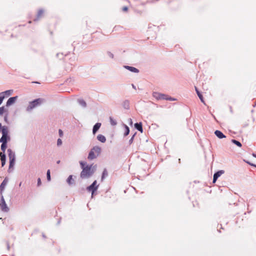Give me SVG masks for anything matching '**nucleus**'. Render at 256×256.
<instances>
[{"label":"nucleus","mask_w":256,"mask_h":256,"mask_svg":"<svg viewBox=\"0 0 256 256\" xmlns=\"http://www.w3.org/2000/svg\"><path fill=\"white\" fill-rule=\"evenodd\" d=\"M110 56H112V57H113V54H110Z\"/></svg>","instance_id":"nucleus-39"},{"label":"nucleus","mask_w":256,"mask_h":256,"mask_svg":"<svg viewBox=\"0 0 256 256\" xmlns=\"http://www.w3.org/2000/svg\"><path fill=\"white\" fill-rule=\"evenodd\" d=\"M0 132L2 134V136L0 138V142H2L1 150L4 152L6 148V143L10 140V136H8V130L6 126H3L0 123Z\"/></svg>","instance_id":"nucleus-1"},{"label":"nucleus","mask_w":256,"mask_h":256,"mask_svg":"<svg viewBox=\"0 0 256 256\" xmlns=\"http://www.w3.org/2000/svg\"><path fill=\"white\" fill-rule=\"evenodd\" d=\"M16 98H17V96H14V97L10 98L8 100V101L6 102V106H10L12 105V104H13L15 102V101H16Z\"/></svg>","instance_id":"nucleus-10"},{"label":"nucleus","mask_w":256,"mask_h":256,"mask_svg":"<svg viewBox=\"0 0 256 256\" xmlns=\"http://www.w3.org/2000/svg\"><path fill=\"white\" fill-rule=\"evenodd\" d=\"M196 93L198 94V96L199 98H200L201 102H203L204 104H205L202 96V94L198 90V88L196 87Z\"/></svg>","instance_id":"nucleus-19"},{"label":"nucleus","mask_w":256,"mask_h":256,"mask_svg":"<svg viewBox=\"0 0 256 256\" xmlns=\"http://www.w3.org/2000/svg\"><path fill=\"white\" fill-rule=\"evenodd\" d=\"M97 139L100 142L104 143L106 142V137L102 134H98L97 136Z\"/></svg>","instance_id":"nucleus-17"},{"label":"nucleus","mask_w":256,"mask_h":256,"mask_svg":"<svg viewBox=\"0 0 256 256\" xmlns=\"http://www.w3.org/2000/svg\"><path fill=\"white\" fill-rule=\"evenodd\" d=\"M101 148L98 146H95L93 148L91 149L90 150L88 156V160H94L97 158L101 152Z\"/></svg>","instance_id":"nucleus-3"},{"label":"nucleus","mask_w":256,"mask_h":256,"mask_svg":"<svg viewBox=\"0 0 256 256\" xmlns=\"http://www.w3.org/2000/svg\"><path fill=\"white\" fill-rule=\"evenodd\" d=\"M135 128L141 132H142V123H136L134 124Z\"/></svg>","instance_id":"nucleus-18"},{"label":"nucleus","mask_w":256,"mask_h":256,"mask_svg":"<svg viewBox=\"0 0 256 256\" xmlns=\"http://www.w3.org/2000/svg\"><path fill=\"white\" fill-rule=\"evenodd\" d=\"M224 173V171L222 170H220L214 174L213 182H215L218 177H220L222 174Z\"/></svg>","instance_id":"nucleus-9"},{"label":"nucleus","mask_w":256,"mask_h":256,"mask_svg":"<svg viewBox=\"0 0 256 256\" xmlns=\"http://www.w3.org/2000/svg\"><path fill=\"white\" fill-rule=\"evenodd\" d=\"M101 126V124L98 122L96 123L93 128L92 130V132L94 134H95L96 132L98 130V129L100 128Z\"/></svg>","instance_id":"nucleus-15"},{"label":"nucleus","mask_w":256,"mask_h":256,"mask_svg":"<svg viewBox=\"0 0 256 256\" xmlns=\"http://www.w3.org/2000/svg\"><path fill=\"white\" fill-rule=\"evenodd\" d=\"M110 124H112V126L116 125V122L114 120V118H112L110 117Z\"/></svg>","instance_id":"nucleus-25"},{"label":"nucleus","mask_w":256,"mask_h":256,"mask_svg":"<svg viewBox=\"0 0 256 256\" xmlns=\"http://www.w3.org/2000/svg\"><path fill=\"white\" fill-rule=\"evenodd\" d=\"M254 167H256V166H254Z\"/></svg>","instance_id":"nucleus-43"},{"label":"nucleus","mask_w":256,"mask_h":256,"mask_svg":"<svg viewBox=\"0 0 256 256\" xmlns=\"http://www.w3.org/2000/svg\"><path fill=\"white\" fill-rule=\"evenodd\" d=\"M110 56H112V57H113V54H110Z\"/></svg>","instance_id":"nucleus-38"},{"label":"nucleus","mask_w":256,"mask_h":256,"mask_svg":"<svg viewBox=\"0 0 256 256\" xmlns=\"http://www.w3.org/2000/svg\"><path fill=\"white\" fill-rule=\"evenodd\" d=\"M5 96H4V93L0 94V105L2 104L4 99V98Z\"/></svg>","instance_id":"nucleus-26"},{"label":"nucleus","mask_w":256,"mask_h":256,"mask_svg":"<svg viewBox=\"0 0 256 256\" xmlns=\"http://www.w3.org/2000/svg\"><path fill=\"white\" fill-rule=\"evenodd\" d=\"M134 137V136H132V137L130 138V144H131V143L132 142Z\"/></svg>","instance_id":"nucleus-36"},{"label":"nucleus","mask_w":256,"mask_h":256,"mask_svg":"<svg viewBox=\"0 0 256 256\" xmlns=\"http://www.w3.org/2000/svg\"><path fill=\"white\" fill-rule=\"evenodd\" d=\"M62 144V141L60 138H58L57 141V144L58 146H60Z\"/></svg>","instance_id":"nucleus-31"},{"label":"nucleus","mask_w":256,"mask_h":256,"mask_svg":"<svg viewBox=\"0 0 256 256\" xmlns=\"http://www.w3.org/2000/svg\"><path fill=\"white\" fill-rule=\"evenodd\" d=\"M80 103L81 104H82L84 106H86V102L84 100L80 101Z\"/></svg>","instance_id":"nucleus-33"},{"label":"nucleus","mask_w":256,"mask_h":256,"mask_svg":"<svg viewBox=\"0 0 256 256\" xmlns=\"http://www.w3.org/2000/svg\"><path fill=\"white\" fill-rule=\"evenodd\" d=\"M81 168L82 169L80 173V177L82 178H88L91 176L94 172V170L92 165H86V163L83 162H80Z\"/></svg>","instance_id":"nucleus-2"},{"label":"nucleus","mask_w":256,"mask_h":256,"mask_svg":"<svg viewBox=\"0 0 256 256\" xmlns=\"http://www.w3.org/2000/svg\"><path fill=\"white\" fill-rule=\"evenodd\" d=\"M28 23H29V24H30V23H31V21H29V22H28Z\"/></svg>","instance_id":"nucleus-41"},{"label":"nucleus","mask_w":256,"mask_h":256,"mask_svg":"<svg viewBox=\"0 0 256 256\" xmlns=\"http://www.w3.org/2000/svg\"><path fill=\"white\" fill-rule=\"evenodd\" d=\"M60 160H58V161L57 162V163H58V164H59V163H60Z\"/></svg>","instance_id":"nucleus-40"},{"label":"nucleus","mask_w":256,"mask_h":256,"mask_svg":"<svg viewBox=\"0 0 256 256\" xmlns=\"http://www.w3.org/2000/svg\"><path fill=\"white\" fill-rule=\"evenodd\" d=\"M44 100L42 98H37L29 103L28 106L27 107V110L29 111L33 109L34 108L40 105Z\"/></svg>","instance_id":"nucleus-5"},{"label":"nucleus","mask_w":256,"mask_h":256,"mask_svg":"<svg viewBox=\"0 0 256 256\" xmlns=\"http://www.w3.org/2000/svg\"><path fill=\"white\" fill-rule=\"evenodd\" d=\"M0 160L2 162V166H4L6 164V155L4 153L0 152Z\"/></svg>","instance_id":"nucleus-12"},{"label":"nucleus","mask_w":256,"mask_h":256,"mask_svg":"<svg viewBox=\"0 0 256 256\" xmlns=\"http://www.w3.org/2000/svg\"><path fill=\"white\" fill-rule=\"evenodd\" d=\"M50 170H48L47 171V172H46V176H47V179H48V181H50Z\"/></svg>","instance_id":"nucleus-27"},{"label":"nucleus","mask_w":256,"mask_h":256,"mask_svg":"<svg viewBox=\"0 0 256 256\" xmlns=\"http://www.w3.org/2000/svg\"><path fill=\"white\" fill-rule=\"evenodd\" d=\"M126 132H125L124 134H125V136H127L129 134L130 130H129L128 126H126Z\"/></svg>","instance_id":"nucleus-30"},{"label":"nucleus","mask_w":256,"mask_h":256,"mask_svg":"<svg viewBox=\"0 0 256 256\" xmlns=\"http://www.w3.org/2000/svg\"><path fill=\"white\" fill-rule=\"evenodd\" d=\"M44 13V12L43 10H40L38 12V14H37V16H38V18H40V17L42 16L43 15Z\"/></svg>","instance_id":"nucleus-21"},{"label":"nucleus","mask_w":256,"mask_h":256,"mask_svg":"<svg viewBox=\"0 0 256 256\" xmlns=\"http://www.w3.org/2000/svg\"><path fill=\"white\" fill-rule=\"evenodd\" d=\"M4 120L6 123H8V113L4 115Z\"/></svg>","instance_id":"nucleus-28"},{"label":"nucleus","mask_w":256,"mask_h":256,"mask_svg":"<svg viewBox=\"0 0 256 256\" xmlns=\"http://www.w3.org/2000/svg\"><path fill=\"white\" fill-rule=\"evenodd\" d=\"M12 90H8L5 91L4 92H3L2 93H4V96H8L12 94Z\"/></svg>","instance_id":"nucleus-22"},{"label":"nucleus","mask_w":256,"mask_h":256,"mask_svg":"<svg viewBox=\"0 0 256 256\" xmlns=\"http://www.w3.org/2000/svg\"><path fill=\"white\" fill-rule=\"evenodd\" d=\"M59 135L60 136H62L63 135L62 131L61 130H58Z\"/></svg>","instance_id":"nucleus-34"},{"label":"nucleus","mask_w":256,"mask_h":256,"mask_svg":"<svg viewBox=\"0 0 256 256\" xmlns=\"http://www.w3.org/2000/svg\"><path fill=\"white\" fill-rule=\"evenodd\" d=\"M122 11L124 12H126L128 10V8L127 6H124L122 8Z\"/></svg>","instance_id":"nucleus-32"},{"label":"nucleus","mask_w":256,"mask_h":256,"mask_svg":"<svg viewBox=\"0 0 256 256\" xmlns=\"http://www.w3.org/2000/svg\"><path fill=\"white\" fill-rule=\"evenodd\" d=\"M8 155L10 160H15V155L12 152V150L8 149Z\"/></svg>","instance_id":"nucleus-16"},{"label":"nucleus","mask_w":256,"mask_h":256,"mask_svg":"<svg viewBox=\"0 0 256 256\" xmlns=\"http://www.w3.org/2000/svg\"><path fill=\"white\" fill-rule=\"evenodd\" d=\"M107 175H108V172H107V171H106V170H104L103 172H102V180L103 178H104V177H105Z\"/></svg>","instance_id":"nucleus-29"},{"label":"nucleus","mask_w":256,"mask_h":256,"mask_svg":"<svg viewBox=\"0 0 256 256\" xmlns=\"http://www.w3.org/2000/svg\"><path fill=\"white\" fill-rule=\"evenodd\" d=\"M1 200L0 202V207L1 210L4 212H8L9 210V208L7 206L4 200L3 196H0Z\"/></svg>","instance_id":"nucleus-6"},{"label":"nucleus","mask_w":256,"mask_h":256,"mask_svg":"<svg viewBox=\"0 0 256 256\" xmlns=\"http://www.w3.org/2000/svg\"><path fill=\"white\" fill-rule=\"evenodd\" d=\"M124 68H125L126 69H127V70H130V72H136V73H137V72H139V70H138V69H137V68H134V67H132V66H124Z\"/></svg>","instance_id":"nucleus-13"},{"label":"nucleus","mask_w":256,"mask_h":256,"mask_svg":"<svg viewBox=\"0 0 256 256\" xmlns=\"http://www.w3.org/2000/svg\"><path fill=\"white\" fill-rule=\"evenodd\" d=\"M8 113V110L4 106L0 107V116H4Z\"/></svg>","instance_id":"nucleus-11"},{"label":"nucleus","mask_w":256,"mask_h":256,"mask_svg":"<svg viewBox=\"0 0 256 256\" xmlns=\"http://www.w3.org/2000/svg\"><path fill=\"white\" fill-rule=\"evenodd\" d=\"M72 181H74L73 179H72V176H70L67 180V182L69 184H72Z\"/></svg>","instance_id":"nucleus-24"},{"label":"nucleus","mask_w":256,"mask_h":256,"mask_svg":"<svg viewBox=\"0 0 256 256\" xmlns=\"http://www.w3.org/2000/svg\"><path fill=\"white\" fill-rule=\"evenodd\" d=\"M15 160H10V166L9 168H10L14 166V164Z\"/></svg>","instance_id":"nucleus-23"},{"label":"nucleus","mask_w":256,"mask_h":256,"mask_svg":"<svg viewBox=\"0 0 256 256\" xmlns=\"http://www.w3.org/2000/svg\"><path fill=\"white\" fill-rule=\"evenodd\" d=\"M214 134L219 138H226V136L220 130H216L214 132Z\"/></svg>","instance_id":"nucleus-14"},{"label":"nucleus","mask_w":256,"mask_h":256,"mask_svg":"<svg viewBox=\"0 0 256 256\" xmlns=\"http://www.w3.org/2000/svg\"><path fill=\"white\" fill-rule=\"evenodd\" d=\"M41 184V180L40 178H38V185L39 186Z\"/></svg>","instance_id":"nucleus-35"},{"label":"nucleus","mask_w":256,"mask_h":256,"mask_svg":"<svg viewBox=\"0 0 256 256\" xmlns=\"http://www.w3.org/2000/svg\"><path fill=\"white\" fill-rule=\"evenodd\" d=\"M152 96L157 100H169L170 101H174L176 100L175 98L170 97L168 95L159 93L158 92H154L152 93Z\"/></svg>","instance_id":"nucleus-4"},{"label":"nucleus","mask_w":256,"mask_h":256,"mask_svg":"<svg viewBox=\"0 0 256 256\" xmlns=\"http://www.w3.org/2000/svg\"><path fill=\"white\" fill-rule=\"evenodd\" d=\"M8 180L6 178H5L3 180L1 184L0 185V196H2V192L5 188L6 186L8 183Z\"/></svg>","instance_id":"nucleus-8"},{"label":"nucleus","mask_w":256,"mask_h":256,"mask_svg":"<svg viewBox=\"0 0 256 256\" xmlns=\"http://www.w3.org/2000/svg\"><path fill=\"white\" fill-rule=\"evenodd\" d=\"M96 181L94 180L90 186L87 188V190L92 192V196H93L94 192L96 191L98 188V186L96 185Z\"/></svg>","instance_id":"nucleus-7"},{"label":"nucleus","mask_w":256,"mask_h":256,"mask_svg":"<svg viewBox=\"0 0 256 256\" xmlns=\"http://www.w3.org/2000/svg\"><path fill=\"white\" fill-rule=\"evenodd\" d=\"M254 156L256 158V155H255Z\"/></svg>","instance_id":"nucleus-42"},{"label":"nucleus","mask_w":256,"mask_h":256,"mask_svg":"<svg viewBox=\"0 0 256 256\" xmlns=\"http://www.w3.org/2000/svg\"><path fill=\"white\" fill-rule=\"evenodd\" d=\"M232 142L233 144H234L236 145L237 146H238V147H241L242 146L241 143L240 142L237 141V140H232Z\"/></svg>","instance_id":"nucleus-20"},{"label":"nucleus","mask_w":256,"mask_h":256,"mask_svg":"<svg viewBox=\"0 0 256 256\" xmlns=\"http://www.w3.org/2000/svg\"><path fill=\"white\" fill-rule=\"evenodd\" d=\"M248 163L250 165V166H256V164H252V163H250V162H248Z\"/></svg>","instance_id":"nucleus-37"}]
</instances>
